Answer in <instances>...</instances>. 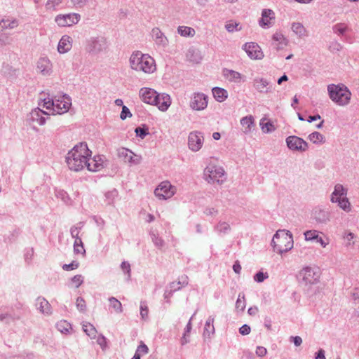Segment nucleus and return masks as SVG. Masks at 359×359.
Wrapping results in <instances>:
<instances>
[{
	"label": "nucleus",
	"instance_id": "f257e3e1",
	"mask_svg": "<svg viewBox=\"0 0 359 359\" xmlns=\"http://www.w3.org/2000/svg\"><path fill=\"white\" fill-rule=\"evenodd\" d=\"M92 151L86 142L77 144L67 154L65 159L68 168L75 172L87 168L88 158L90 157Z\"/></svg>",
	"mask_w": 359,
	"mask_h": 359
},
{
	"label": "nucleus",
	"instance_id": "f03ea898",
	"mask_svg": "<svg viewBox=\"0 0 359 359\" xmlns=\"http://www.w3.org/2000/svg\"><path fill=\"white\" fill-rule=\"evenodd\" d=\"M129 62L131 69L137 72L151 74L156 70V63L154 58L148 54H143L140 51L133 52L130 57Z\"/></svg>",
	"mask_w": 359,
	"mask_h": 359
},
{
	"label": "nucleus",
	"instance_id": "7ed1b4c3",
	"mask_svg": "<svg viewBox=\"0 0 359 359\" xmlns=\"http://www.w3.org/2000/svg\"><path fill=\"white\" fill-rule=\"evenodd\" d=\"M293 237L290 231L278 230L274 234L271 241L273 250L282 255L293 248Z\"/></svg>",
	"mask_w": 359,
	"mask_h": 359
},
{
	"label": "nucleus",
	"instance_id": "20e7f679",
	"mask_svg": "<svg viewBox=\"0 0 359 359\" xmlns=\"http://www.w3.org/2000/svg\"><path fill=\"white\" fill-rule=\"evenodd\" d=\"M203 179L211 184H222L226 180L223 167L210 162L203 170Z\"/></svg>",
	"mask_w": 359,
	"mask_h": 359
},
{
	"label": "nucleus",
	"instance_id": "39448f33",
	"mask_svg": "<svg viewBox=\"0 0 359 359\" xmlns=\"http://www.w3.org/2000/svg\"><path fill=\"white\" fill-rule=\"evenodd\" d=\"M330 98L340 106L347 105L351 100V93L344 84H330L327 86Z\"/></svg>",
	"mask_w": 359,
	"mask_h": 359
},
{
	"label": "nucleus",
	"instance_id": "423d86ee",
	"mask_svg": "<svg viewBox=\"0 0 359 359\" xmlns=\"http://www.w3.org/2000/svg\"><path fill=\"white\" fill-rule=\"evenodd\" d=\"M109 41L104 36H92L86 41V50L92 55L105 53L108 51Z\"/></svg>",
	"mask_w": 359,
	"mask_h": 359
},
{
	"label": "nucleus",
	"instance_id": "0eeeda50",
	"mask_svg": "<svg viewBox=\"0 0 359 359\" xmlns=\"http://www.w3.org/2000/svg\"><path fill=\"white\" fill-rule=\"evenodd\" d=\"M302 282L305 285H314L319 282L320 271L318 267H304L298 275Z\"/></svg>",
	"mask_w": 359,
	"mask_h": 359
},
{
	"label": "nucleus",
	"instance_id": "6e6552de",
	"mask_svg": "<svg viewBox=\"0 0 359 359\" xmlns=\"http://www.w3.org/2000/svg\"><path fill=\"white\" fill-rule=\"evenodd\" d=\"M177 192V187L169 181L161 182L154 190L155 196L160 200H167L172 197Z\"/></svg>",
	"mask_w": 359,
	"mask_h": 359
},
{
	"label": "nucleus",
	"instance_id": "1a4fd4ad",
	"mask_svg": "<svg viewBox=\"0 0 359 359\" xmlns=\"http://www.w3.org/2000/svg\"><path fill=\"white\" fill-rule=\"evenodd\" d=\"M285 142L288 149L292 151L304 152L308 148V143L302 138L295 135L288 136Z\"/></svg>",
	"mask_w": 359,
	"mask_h": 359
},
{
	"label": "nucleus",
	"instance_id": "9d476101",
	"mask_svg": "<svg viewBox=\"0 0 359 359\" xmlns=\"http://www.w3.org/2000/svg\"><path fill=\"white\" fill-rule=\"evenodd\" d=\"M81 19L79 13L59 14L55 18V21L60 27H70L77 24Z\"/></svg>",
	"mask_w": 359,
	"mask_h": 359
},
{
	"label": "nucleus",
	"instance_id": "9b49d317",
	"mask_svg": "<svg viewBox=\"0 0 359 359\" xmlns=\"http://www.w3.org/2000/svg\"><path fill=\"white\" fill-rule=\"evenodd\" d=\"M55 108H54V112L58 114L67 112L72 106V99L66 94L55 96Z\"/></svg>",
	"mask_w": 359,
	"mask_h": 359
},
{
	"label": "nucleus",
	"instance_id": "f8f14e48",
	"mask_svg": "<svg viewBox=\"0 0 359 359\" xmlns=\"http://www.w3.org/2000/svg\"><path fill=\"white\" fill-rule=\"evenodd\" d=\"M204 137L202 133L198 131L191 132L188 137V147L194 152L199 151L203 144Z\"/></svg>",
	"mask_w": 359,
	"mask_h": 359
},
{
	"label": "nucleus",
	"instance_id": "ddd939ff",
	"mask_svg": "<svg viewBox=\"0 0 359 359\" xmlns=\"http://www.w3.org/2000/svg\"><path fill=\"white\" fill-rule=\"evenodd\" d=\"M118 156L130 165L140 164L142 159L141 156L135 154L132 151L124 147L118 150Z\"/></svg>",
	"mask_w": 359,
	"mask_h": 359
},
{
	"label": "nucleus",
	"instance_id": "4468645a",
	"mask_svg": "<svg viewBox=\"0 0 359 359\" xmlns=\"http://www.w3.org/2000/svg\"><path fill=\"white\" fill-rule=\"evenodd\" d=\"M36 71L44 76H49L52 74L53 63L48 57H41L38 60Z\"/></svg>",
	"mask_w": 359,
	"mask_h": 359
},
{
	"label": "nucleus",
	"instance_id": "2eb2a0df",
	"mask_svg": "<svg viewBox=\"0 0 359 359\" xmlns=\"http://www.w3.org/2000/svg\"><path fill=\"white\" fill-rule=\"evenodd\" d=\"M330 212L320 208H316L312 211L311 218L318 224H327L330 221Z\"/></svg>",
	"mask_w": 359,
	"mask_h": 359
},
{
	"label": "nucleus",
	"instance_id": "dca6fc26",
	"mask_svg": "<svg viewBox=\"0 0 359 359\" xmlns=\"http://www.w3.org/2000/svg\"><path fill=\"white\" fill-rule=\"evenodd\" d=\"M254 88L260 93H271L273 89V85L266 79L263 77H255L252 81Z\"/></svg>",
	"mask_w": 359,
	"mask_h": 359
},
{
	"label": "nucleus",
	"instance_id": "f3484780",
	"mask_svg": "<svg viewBox=\"0 0 359 359\" xmlns=\"http://www.w3.org/2000/svg\"><path fill=\"white\" fill-rule=\"evenodd\" d=\"M208 105V97L201 93H196L193 95L190 102V107L194 110H203Z\"/></svg>",
	"mask_w": 359,
	"mask_h": 359
},
{
	"label": "nucleus",
	"instance_id": "a211bd4d",
	"mask_svg": "<svg viewBox=\"0 0 359 359\" xmlns=\"http://www.w3.org/2000/svg\"><path fill=\"white\" fill-rule=\"evenodd\" d=\"M243 49L251 59L259 60L263 57L260 47L255 43H246L243 45Z\"/></svg>",
	"mask_w": 359,
	"mask_h": 359
},
{
	"label": "nucleus",
	"instance_id": "6ab92c4d",
	"mask_svg": "<svg viewBox=\"0 0 359 359\" xmlns=\"http://www.w3.org/2000/svg\"><path fill=\"white\" fill-rule=\"evenodd\" d=\"M158 93L150 88H142L140 90V97L141 100L147 104H152L158 100L157 95Z\"/></svg>",
	"mask_w": 359,
	"mask_h": 359
},
{
	"label": "nucleus",
	"instance_id": "aec40b11",
	"mask_svg": "<svg viewBox=\"0 0 359 359\" xmlns=\"http://www.w3.org/2000/svg\"><path fill=\"white\" fill-rule=\"evenodd\" d=\"M275 14L271 9H264L262 12V18L259 20V25L262 28H269L274 24Z\"/></svg>",
	"mask_w": 359,
	"mask_h": 359
},
{
	"label": "nucleus",
	"instance_id": "412c9836",
	"mask_svg": "<svg viewBox=\"0 0 359 359\" xmlns=\"http://www.w3.org/2000/svg\"><path fill=\"white\" fill-rule=\"evenodd\" d=\"M222 74L227 81L231 83H239L245 81L243 75L232 69H224Z\"/></svg>",
	"mask_w": 359,
	"mask_h": 359
},
{
	"label": "nucleus",
	"instance_id": "4be33fe9",
	"mask_svg": "<svg viewBox=\"0 0 359 359\" xmlns=\"http://www.w3.org/2000/svg\"><path fill=\"white\" fill-rule=\"evenodd\" d=\"M151 34L154 41L158 46L165 47L168 45V40L159 28H153Z\"/></svg>",
	"mask_w": 359,
	"mask_h": 359
},
{
	"label": "nucleus",
	"instance_id": "5701e85b",
	"mask_svg": "<svg viewBox=\"0 0 359 359\" xmlns=\"http://www.w3.org/2000/svg\"><path fill=\"white\" fill-rule=\"evenodd\" d=\"M48 115V113L37 107L32 109L29 113V119L33 122H36L40 126H43L46 123V121L45 116Z\"/></svg>",
	"mask_w": 359,
	"mask_h": 359
},
{
	"label": "nucleus",
	"instance_id": "b1692460",
	"mask_svg": "<svg viewBox=\"0 0 359 359\" xmlns=\"http://www.w3.org/2000/svg\"><path fill=\"white\" fill-rule=\"evenodd\" d=\"M73 40L68 35H63L59 41L57 45V51L60 54L68 53L72 47Z\"/></svg>",
	"mask_w": 359,
	"mask_h": 359
},
{
	"label": "nucleus",
	"instance_id": "393cba45",
	"mask_svg": "<svg viewBox=\"0 0 359 359\" xmlns=\"http://www.w3.org/2000/svg\"><path fill=\"white\" fill-rule=\"evenodd\" d=\"M158 100L156 102L152 104L156 105L158 108L162 111H165L171 104V99L168 94L162 93L157 95Z\"/></svg>",
	"mask_w": 359,
	"mask_h": 359
},
{
	"label": "nucleus",
	"instance_id": "a878e982",
	"mask_svg": "<svg viewBox=\"0 0 359 359\" xmlns=\"http://www.w3.org/2000/svg\"><path fill=\"white\" fill-rule=\"evenodd\" d=\"M36 308L43 315L49 316L52 313V308L49 302L42 297H39L36 299Z\"/></svg>",
	"mask_w": 359,
	"mask_h": 359
},
{
	"label": "nucleus",
	"instance_id": "bb28decb",
	"mask_svg": "<svg viewBox=\"0 0 359 359\" xmlns=\"http://www.w3.org/2000/svg\"><path fill=\"white\" fill-rule=\"evenodd\" d=\"M291 30L293 34L299 39H304L309 36V31L303 25L302 23L299 22H293L291 24Z\"/></svg>",
	"mask_w": 359,
	"mask_h": 359
},
{
	"label": "nucleus",
	"instance_id": "cd10ccee",
	"mask_svg": "<svg viewBox=\"0 0 359 359\" xmlns=\"http://www.w3.org/2000/svg\"><path fill=\"white\" fill-rule=\"evenodd\" d=\"M93 161H95V165H93L92 163H89L88 161L87 169L89 171L97 172L104 167V157L103 156H95L93 158Z\"/></svg>",
	"mask_w": 359,
	"mask_h": 359
},
{
	"label": "nucleus",
	"instance_id": "c85d7f7f",
	"mask_svg": "<svg viewBox=\"0 0 359 359\" xmlns=\"http://www.w3.org/2000/svg\"><path fill=\"white\" fill-rule=\"evenodd\" d=\"M243 132L245 134L250 133L255 126V120L252 115L246 116L241 119Z\"/></svg>",
	"mask_w": 359,
	"mask_h": 359
},
{
	"label": "nucleus",
	"instance_id": "c756f323",
	"mask_svg": "<svg viewBox=\"0 0 359 359\" xmlns=\"http://www.w3.org/2000/svg\"><path fill=\"white\" fill-rule=\"evenodd\" d=\"M189 283L188 276L186 275L179 277L177 281L172 282L169 284L168 288L174 292L180 290L182 287H185Z\"/></svg>",
	"mask_w": 359,
	"mask_h": 359
},
{
	"label": "nucleus",
	"instance_id": "7c9ffc66",
	"mask_svg": "<svg viewBox=\"0 0 359 359\" xmlns=\"http://www.w3.org/2000/svg\"><path fill=\"white\" fill-rule=\"evenodd\" d=\"M272 39L273 41L277 42L276 48L278 50L283 49L288 43L287 39L279 31L276 32L273 34Z\"/></svg>",
	"mask_w": 359,
	"mask_h": 359
},
{
	"label": "nucleus",
	"instance_id": "2f4dec72",
	"mask_svg": "<svg viewBox=\"0 0 359 359\" xmlns=\"http://www.w3.org/2000/svg\"><path fill=\"white\" fill-rule=\"evenodd\" d=\"M186 57L187 60L193 63L198 64L202 60V56L199 50L191 48L188 50Z\"/></svg>",
	"mask_w": 359,
	"mask_h": 359
},
{
	"label": "nucleus",
	"instance_id": "473e14b6",
	"mask_svg": "<svg viewBox=\"0 0 359 359\" xmlns=\"http://www.w3.org/2000/svg\"><path fill=\"white\" fill-rule=\"evenodd\" d=\"M214 98L219 102H224L228 97L227 91L219 87H214L212 89Z\"/></svg>",
	"mask_w": 359,
	"mask_h": 359
},
{
	"label": "nucleus",
	"instance_id": "72a5a7b5",
	"mask_svg": "<svg viewBox=\"0 0 359 359\" xmlns=\"http://www.w3.org/2000/svg\"><path fill=\"white\" fill-rule=\"evenodd\" d=\"M330 201L332 203H338L339 206L344 211L348 212L351 210V203L346 197L341 198L331 197Z\"/></svg>",
	"mask_w": 359,
	"mask_h": 359
},
{
	"label": "nucleus",
	"instance_id": "f704fd0d",
	"mask_svg": "<svg viewBox=\"0 0 359 359\" xmlns=\"http://www.w3.org/2000/svg\"><path fill=\"white\" fill-rule=\"evenodd\" d=\"M215 318L212 316L207 319L203 331V336L210 337L215 333V327L213 325Z\"/></svg>",
	"mask_w": 359,
	"mask_h": 359
},
{
	"label": "nucleus",
	"instance_id": "c9c22d12",
	"mask_svg": "<svg viewBox=\"0 0 359 359\" xmlns=\"http://www.w3.org/2000/svg\"><path fill=\"white\" fill-rule=\"evenodd\" d=\"M19 25L18 20L16 19L10 20H1L0 21V27L2 30L5 29H12L17 27Z\"/></svg>",
	"mask_w": 359,
	"mask_h": 359
},
{
	"label": "nucleus",
	"instance_id": "e433bc0d",
	"mask_svg": "<svg viewBox=\"0 0 359 359\" xmlns=\"http://www.w3.org/2000/svg\"><path fill=\"white\" fill-rule=\"evenodd\" d=\"M346 195L347 189H345L341 184H337L334 186V189L331 195V197L341 198L346 197Z\"/></svg>",
	"mask_w": 359,
	"mask_h": 359
},
{
	"label": "nucleus",
	"instance_id": "4c0bfd02",
	"mask_svg": "<svg viewBox=\"0 0 359 359\" xmlns=\"http://www.w3.org/2000/svg\"><path fill=\"white\" fill-rule=\"evenodd\" d=\"M215 230L219 234H226L230 231L231 226L229 223L219 221L215 226Z\"/></svg>",
	"mask_w": 359,
	"mask_h": 359
},
{
	"label": "nucleus",
	"instance_id": "58836bf2",
	"mask_svg": "<svg viewBox=\"0 0 359 359\" xmlns=\"http://www.w3.org/2000/svg\"><path fill=\"white\" fill-rule=\"evenodd\" d=\"M109 307L113 309L116 313L123 312V307L121 303L115 297H111L109 298Z\"/></svg>",
	"mask_w": 359,
	"mask_h": 359
},
{
	"label": "nucleus",
	"instance_id": "ea45409f",
	"mask_svg": "<svg viewBox=\"0 0 359 359\" xmlns=\"http://www.w3.org/2000/svg\"><path fill=\"white\" fill-rule=\"evenodd\" d=\"M308 138L313 144H323L325 142L324 135L316 131L311 133Z\"/></svg>",
	"mask_w": 359,
	"mask_h": 359
},
{
	"label": "nucleus",
	"instance_id": "a19ab883",
	"mask_svg": "<svg viewBox=\"0 0 359 359\" xmlns=\"http://www.w3.org/2000/svg\"><path fill=\"white\" fill-rule=\"evenodd\" d=\"M332 29L335 34L343 36L349 30V28L345 23H337L333 26Z\"/></svg>",
	"mask_w": 359,
	"mask_h": 359
},
{
	"label": "nucleus",
	"instance_id": "79ce46f5",
	"mask_svg": "<svg viewBox=\"0 0 359 359\" xmlns=\"http://www.w3.org/2000/svg\"><path fill=\"white\" fill-rule=\"evenodd\" d=\"M177 33L182 36H193L195 34V30L190 27L179 26Z\"/></svg>",
	"mask_w": 359,
	"mask_h": 359
},
{
	"label": "nucleus",
	"instance_id": "37998d69",
	"mask_svg": "<svg viewBox=\"0 0 359 359\" xmlns=\"http://www.w3.org/2000/svg\"><path fill=\"white\" fill-rule=\"evenodd\" d=\"M83 330L91 339L95 338L97 330L93 325L88 323H84L83 324Z\"/></svg>",
	"mask_w": 359,
	"mask_h": 359
},
{
	"label": "nucleus",
	"instance_id": "c03bdc74",
	"mask_svg": "<svg viewBox=\"0 0 359 359\" xmlns=\"http://www.w3.org/2000/svg\"><path fill=\"white\" fill-rule=\"evenodd\" d=\"M55 97L54 98H44L41 102L39 103V106H41L47 109H52L54 111V108H55Z\"/></svg>",
	"mask_w": 359,
	"mask_h": 359
},
{
	"label": "nucleus",
	"instance_id": "a18cd8bd",
	"mask_svg": "<svg viewBox=\"0 0 359 359\" xmlns=\"http://www.w3.org/2000/svg\"><path fill=\"white\" fill-rule=\"evenodd\" d=\"M84 226L83 222H79L76 224L72 226L70 228V234L73 238L79 237V233L80 231L82 229V228Z\"/></svg>",
	"mask_w": 359,
	"mask_h": 359
},
{
	"label": "nucleus",
	"instance_id": "49530a36",
	"mask_svg": "<svg viewBox=\"0 0 359 359\" xmlns=\"http://www.w3.org/2000/svg\"><path fill=\"white\" fill-rule=\"evenodd\" d=\"M118 196V191L116 189L107 191L104 196L106 198V203L107 205H112L114 202L115 198Z\"/></svg>",
	"mask_w": 359,
	"mask_h": 359
},
{
	"label": "nucleus",
	"instance_id": "de8ad7c7",
	"mask_svg": "<svg viewBox=\"0 0 359 359\" xmlns=\"http://www.w3.org/2000/svg\"><path fill=\"white\" fill-rule=\"evenodd\" d=\"M246 303L245 295L240 293L236 302V309L238 311H243L245 309Z\"/></svg>",
	"mask_w": 359,
	"mask_h": 359
},
{
	"label": "nucleus",
	"instance_id": "09e8293b",
	"mask_svg": "<svg viewBox=\"0 0 359 359\" xmlns=\"http://www.w3.org/2000/svg\"><path fill=\"white\" fill-rule=\"evenodd\" d=\"M305 240L306 241H316L318 236L317 230H307L304 233Z\"/></svg>",
	"mask_w": 359,
	"mask_h": 359
},
{
	"label": "nucleus",
	"instance_id": "8fccbe9b",
	"mask_svg": "<svg viewBox=\"0 0 359 359\" xmlns=\"http://www.w3.org/2000/svg\"><path fill=\"white\" fill-rule=\"evenodd\" d=\"M57 330L62 333H68L71 329V325L67 321H60L57 323Z\"/></svg>",
	"mask_w": 359,
	"mask_h": 359
},
{
	"label": "nucleus",
	"instance_id": "3c124183",
	"mask_svg": "<svg viewBox=\"0 0 359 359\" xmlns=\"http://www.w3.org/2000/svg\"><path fill=\"white\" fill-rule=\"evenodd\" d=\"M150 235L155 246L160 249L162 248L165 244L164 241L154 233H151Z\"/></svg>",
	"mask_w": 359,
	"mask_h": 359
},
{
	"label": "nucleus",
	"instance_id": "603ef678",
	"mask_svg": "<svg viewBox=\"0 0 359 359\" xmlns=\"http://www.w3.org/2000/svg\"><path fill=\"white\" fill-rule=\"evenodd\" d=\"M62 0H48L45 7L46 10H55L57 6H59Z\"/></svg>",
	"mask_w": 359,
	"mask_h": 359
},
{
	"label": "nucleus",
	"instance_id": "864d4df0",
	"mask_svg": "<svg viewBox=\"0 0 359 359\" xmlns=\"http://www.w3.org/2000/svg\"><path fill=\"white\" fill-rule=\"evenodd\" d=\"M225 27L226 30L229 32H233L234 31H238L241 29L240 24L233 21L228 22L226 24Z\"/></svg>",
	"mask_w": 359,
	"mask_h": 359
},
{
	"label": "nucleus",
	"instance_id": "5fc2aeb1",
	"mask_svg": "<svg viewBox=\"0 0 359 359\" xmlns=\"http://www.w3.org/2000/svg\"><path fill=\"white\" fill-rule=\"evenodd\" d=\"M148 352H149V348H148L147 346L144 343L141 341L140 344L137 348L135 353L138 354V355H140L141 357L143 355L147 354Z\"/></svg>",
	"mask_w": 359,
	"mask_h": 359
},
{
	"label": "nucleus",
	"instance_id": "6e6d98bb",
	"mask_svg": "<svg viewBox=\"0 0 359 359\" xmlns=\"http://www.w3.org/2000/svg\"><path fill=\"white\" fill-rule=\"evenodd\" d=\"M149 309L146 302H140V316L143 320L147 319L148 316Z\"/></svg>",
	"mask_w": 359,
	"mask_h": 359
},
{
	"label": "nucleus",
	"instance_id": "4d7b16f0",
	"mask_svg": "<svg viewBox=\"0 0 359 359\" xmlns=\"http://www.w3.org/2000/svg\"><path fill=\"white\" fill-rule=\"evenodd\" d=\"M56 196L60 198L65 203L69 204L70 203V198L67 193L63 190L57 191Z\"/></svg>",
	"mask_w": 359,
	"mask_h": 359
},
{
	"label": "nucleus",
	"instance_id": "13d9d810",
	"mask_svg": "<svg viewBox=\"0 0 359 359\" xmlns=\"http://www.w3.org/2000/svg\"><path fill=\"white\" fill-rule=\"evenodd\" d=\"M121 268L122 271L128 275L127 279L130 280V276H131V275H130L131 269H130V264H129V262H128L126 261L123 262L121 264Z\"/></svg>",
	"mask_w": 359,
	"mask_h": 359
},
{
	"label": "nucleus",
	"instance_id": "bf43d9fd",
	"mask_svg": "<svg viewBox=\"0 0 359 359\" xmlns=\"http://www.w3.org/2000/svg\"><path fill=\"white\" fill-rule=\"evenodd\" d=\"M90 0H70L71 4L76 8L86 6Z\"/></svg>",
	"mask_w": 359,
	"mask_h": 359
},
{
	"label": "nucleus",
	"instance_id": "052dcab7",
	"mask_svg": "<svg viewBox=\"0 0 359 359\" xmlns=\"http://www.w3.org/2000/svg\"><path fill=\"white\" fill-rule=\"evenodd\" d=\"M135 132L136 133V135L142 139H144L146 137V135L149 134L147 128L141 127L136 128Z\"/></svg>",
	"mask_w": 359,
	"mask_h": 359
},
{
	"label": "nucleus",
	"instance_id": "680f3d73",
	"mask_svg": "<svg viewBox=\"0 0 359 359\" xmlns=\"http://www.w3.org/2000/svg\"><path fill=\"white\" fill-rule=\"evenodd\" d=\"M268 277H269V276H268L267 273H263L262 271H259L258 273H257L255 275L254 280H255V281H256L257 283H262L265 279L268 278Z\"/></svg>",
	"mask_w": 359,
	"mask_h": 359
},
{
	"label": "nucleus",
	"instance_id": "e2e57ef3",
	"mask_svg": "<svg viewBox=\"0 0 359 359\" xmlns=\"http://www.w3.org/2000/svg\"><path fill=\"white\" fill-rule=\"evenodd\" d=\"M76 305L77 309L80 311H85L86 309V302L82 297H78L76 299Z\"/></svg>",
	"mask_w": 359,
	"mask_h": 359
},
{
	"label": "nucleus",
	"instance_id": "0e129e2a",
	"mask_svg": "<svg viewBox=\"0 0 359 359\" xmlns=\"http://www.w3.org/2000/svg\"><path fill=\"white\" fill-rule=\"evenodd\" d=\"M71 280L76 287H79L83 283V278L81 275H76Z\"/></svg>",
	"mask_w": 359,
	"mask_h": 359
},
{
	"label": "nucleus",
	"instance_id": "69168bd1",
	"mask_svg": "<svg viewBox=\"0 0 359 359\" xmlns=\"http://www.w3.org/2000/svg\"><path fill=\"white\" fill-rule=\"evenodd\" d=\"M12 39L7 34L0 35V44L3 46L8 45L11 43Z\"/></svg>",
	"mask_w": 359,
	"mask_h": 359
},
{
	"label": "nucleus",
	"instance_id": "338daca9",
	"mask_svg": "<svg viewBox=\"0 0 359 359\" xmlns=\"http://www.w3.org/2000/svg\"><path fill=\"white\" fill-rule=\"evenodd\" d=\"M132 114L129 109L126 106H123L122 111L121 112L120 118L122 120H125L127 117H131Z\"/></svg>",
	"mask_w": 359,
	"mask_h": 359
},
{
	"label": "nucleus",
	"instance_id": "774afa93",
	"mask_svg": "<svg viewBox=\"0 0 359 359\" xmlns=\"http://www.w3.org/2000/svg\"><path fill=\"white\" fill-rule=\"evenodd\" d=\"M79 262H76V261H73L72 263L69 264H64L62 266V269L65 270V271H72V270H74V269H76L79 267Z\"/></svg>",
	"mask_w": 359,
	"mask_h": 359
}]
</instances>
